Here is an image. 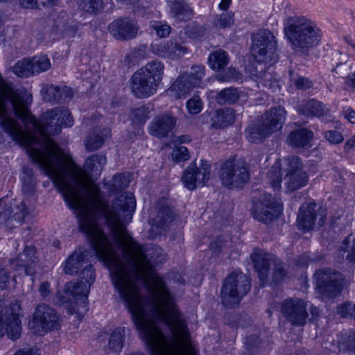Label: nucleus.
Here are the masks:
<instances>
[{
  "instance_id": "nucleus-1",
  "label": "nucleus",
  "mask_w": 355,
  "mask_h": 355,
  "mask_svg": "<svg viewBox=\"0 0 355 355\" xmlns=\"http://www.w3.org/2000/svg\"><path fill=\"white\" fill-rule=\"evenodd\" d=\"M107 159L103 155H93L85 163V170L76 165L85 176V184L78 187L67 177V181L72 189V194L67 195L53 177H49L59 191L68 206L76 211L78 218V227L91 243L96 255L106 266L123 262L114 249L112 243L98 226V215L105 217L110 230V234L115 245L123 250L125 261L146 257L141 247L134 241L126 230V224L131 221L136 208V200L133 194L125 192L115 198L111 205L103 199L100 188L91 179L89 173L100 175ZM75 164H76L75 163Z\"/></svg>"
},
{
  "instance_id": "nucleus-2",
  "label": "nucleus",
  "mask_w": 355,
  "mask_h": 355,
  "mask_svg": "<svg viewBox=\"0 0 355 355\" xmlns=\"http://www.w3.org/2000/svg\"><path fill=\"white\" fill-rule=\"evenodd\" d=\"M288 191L292 192L306 186L309 175L297 156H289L277 161L268 172V178L275 191L281 188L282 175Z\"/></svg>"
},
{
  "instance_id": "nucleus-3",
  "label": "nucleus",
  "mask_w": 355,
  "mask_h": 355,
  "mask_svg": "<svg viewBox=\"0 0 355 355\" xmlns=\"http://www.w3.org/2000/svg\"><path fill=\"white\" fill-rule=\"evenodd\" d=\"M284 33L293 49L304 54L318 46L322 38L321 31L316 24L304 17L288 18Z\"/></svg>"
},
{
  "instance_id": "nucleus-4",
  "label": "nucleus",
  "mask_w": 355,
  "mask_h": 355,
  "mask_svg": "<svg viewBox=\"0 0 355 355\" xmlns=\"http://www.w3.org/2000/svg\"><path fill=\"white\" fill-rule=\"evenodd\" d=\"M164 70V64L154 60L136 71L130 79L131 90L134 95L144 98L155 94L162 82Z\"/></svg>"
},
{
  "instance_id": "nucleus-5",
  "label": "nucleus",
  "mask_w": 355,
  "mask_h": 355,
  "mask_svg": "<svg viewBox=\"0 0 355 355\" xmlns=\"http://www.w3.org/2000/svg\"><path fill=\"white\" fill-rule=\"evenodd\" d=\"M277 40L272 32L260 30L252 35L251 53L258 62L270 65L279 60Z\"/></svg>"
},
{
  "instance_id": "nucleus-6",
  "label": "nucleus",
  "mask_w": 355,
  "mask_h": 355,
  "mask_svg": "<svg viewBox=\"0 0 355 355\" xmlns=\"http://www.w3.org/2000/svg\"><path fill=\"white\" fill-rule=\"evenodd\" d=\"M250 289V279L242 272H234L225 280L221 288L222 304L231 307L239 304Z\"/></svg>"
},
{
  "instance_id": "nucleus-7",
  "label": "nucleus",
  "mask_w": 355,
  "mask_h": 355,
  "mask_svg": "<svg viewBox=\"0 0 355 355\" xmlns=\"http://www.w3.org/2000/svg\"><path fill=\"white\" fill-rule=\"evenodd\" d=\"M251 259L263 286L268 282L269 271L272 267L273 268L272 277L273 282H278L282 280L286 275L282 261L272 254L268 253L263 250H254L251 254Z\"/></svg>"
},
{
  "instance_id": "nucleus-8",
  "label": "nucleus",
  "mask_w": 355,
  "mask_h": 355,
  "mask_svg": "<svg viewBox=\"0 0 355 355\" xmlns=\"http://www.w3.org/2000/svg\"><path fill=\"white\" fill-rule=\"evenodd\" d=\"M219 178L226 188L242 187L249 180L248 166L243 159H230L220 165Z\"/></svg>"
},
{
  "instance_id": "nucleus-9",
  "label": "nucleus",
  "mask_w": 355,
  "mask_h": 355,
  "mask_svg": "<svg viewBox=\"0 0 355 355\" xmlns=\"http://www.w3.org/2000/svg\"><path fill=\"white\" fill-rule=\"evenodd\" d=\"M9 304L8 309L6 301L0 298V337L6 333L8 338L17 340L21 330V306L17 300Z\"/></svg>"
},
{
  "instance_id": "nucleus-10",
  "label": "nucleus",
  "mask_w": 355,
  "mask_h": 355,
  "mask_svg": "<svg viewBox=\"0 0 355 355\" xmlns=\"http://www.w3.org/2000/svg\"><path fill=\"white\" fill-rule=\"evenodd\" d=\"M327 216L325 207L318 206L314 202L303 203L298 211L297 228L304 233L318 230L324 225Z\"/></svg>"
},
{
  "instance_id": "nucleus-11",
  "label": "nucleus",
  "mask_w": 355,
  "mask_h": 355,
  "mask_svg": "<svg viewBox=\"0 0 355 355\" xmlns=\"http://www.w3.org/2000/svg\"><path fill=\"white\" fill-rule=\"evenodd\" d=\"M59 326V318L56 311L45 304H40L37 306L29 322V327L33 333L40 336L57 329Z\"/></svg>"
},
{
  "instance_id": "nucleus-12",
  "label": "nucleus",
  "mask_w": 355,
  "mask_h": 355,
  "mask_svg": "<svg viewBox=\"0 0 355 355\" xmlns=\"http://www.w3.org/2000/svg\"><path fill=\"white\" fill-rule=\"evenodd\" d=\"M316 285L320 293L334 297L340 293L343 287V276L339 272L324 268L315 273Z\"/></svg>"
},
{
  "instance_id": "nucleus-13",
  "label": "nucleus",
  "mask_w": 355,
  "mask_h": 355,
  "mask_svg": "<svg viewBox=\"0 0 355 355\" xmlns=\"http://www.w3.org/2000/svg\"><path fill=\"white\" fill-rule=\"evenodd\" d=\"M95 279L94 269L92 264L85 267L80 273V279L77 282H69L66 285L67 294L76 297L77 303L83 304L86 306L90 286Z\"/></svg>"
},
{
  "instance_id": "nucleus-14",
  "label": "nucleus",
  "mask_w": 355,
  "mask_h": 355,
  "mask_svg": "<svg viewBox=\"0 0 355 355\" xmlns=\"http://www.w3.org/2000/svg\"><path fill=\"white\" fill-rule=\"evenodd\" d=\"M282 203L272 198L270 194H264L260 200L254 203L252 214L256 220L264 223L272 221L282 212Z\"/></svg>"
},
{
  "instance_id": "nucleus-15",
  "label": "nucleus",
  "mask_w": 355,
  "mask_h": 355,
  "mask_svg": "<svg viewBox=\"0 0 355 355\" xmlns=\"http://www.w3.org/2000/svg\"><path fill=\"white\" fill-rule=\"evenodd\" d=\"M282 315L293 325L303 326L306 322V303L302 299L291 297L282 302Z\"/></svg>"
},
{
  "instance_id": "nucleus-16",
  "label": "nucleus",
  "mask_w": 355,
  "mask_h": 355,
  "mask_svg": "<svg viewBox=\"0 0 355 355\" xmlns=\"http://www.w3.org/2000/svg\"><path fill=\"white\" fill-rule=\"evenodd\" d=\"M210 165L208 162L202 160L200 167L191 163L184 171L182 182L189 190H193L198 187H202L209 180Z\"/></svg>"
},
{
  "instance_id": "nucleus-17",
  "label": "nucleus",
  "mask_w": 355,
  "mask_h": 355,
  "mask_svg": "<svg viewBox=\"0 0 355 355\" xmlns=\"http://www.w3.org/2000/svg\"><path fill=\"white\" fill-rule=\"evenodd\" d=\"M36 249L33 246H26L22 252L19 253L16 259L10 261V266L13 270L22 272L26 275L31 276L34 282L33 276L36 274L38 264L35 256Z\"/></svg>"
},
{
  "instance_id": "nucleus-18",
  "label": "nucleus",
  "mask_w": 355,
  "mask_h": 355,
  "mask_svg": "<svg viewBox=\"0 0 355 355\" xmlns=\"http://www.w3.org/2000/svg\"><path fill=\"white\" fill-rule=\"evenodd\" d=\"M108 29L116 40L125 41L135 38L139 27L135 20L128 17H120L111 22Z\"/></svg>"
},
{
  "instance_id": "nucleus-19",
  "label": "nucleus",
  "mask_w": 355,
  "mask_h": 355,
  "mask_svg": "<svg viewBox=\"0 0 355 355\" xmlns=\"http://www.w3.org/2000/svg\"><path fill=\"white\" fill-rule=\"evenodd\" d=\"M152 49L157 55L173 60L183 56L187 52V48L177 40L155 44L152 46Z\"/></svg>"
},
{
  "instance_id": "nucleus-20",
  "label": "nucleus",
  "mask_w": 355,
  "mask_h": 355,
  "mask_svg": "<svg viewBox=\"0 0 355 355\" xmlns=\"http://www.w3.org/2000/svg\"><path fill=\"white\" fill-rule=\"evenodd\" d=\"M176 119L168 114L159 115L150 122L149 133L157 138L166 137L175 126Z\"/></svg>"
},
{
  "instance_id": "nucleus-21",
  "label": "nucleus",
  "mask_w": 355,
  "mask_h": 355,
  "mask_svg": "<svg viewBox=\"0 0 355 355\" xmlns=\"http://www.w3.org/2000/svg\"><path fill=\"white\" fill-rule=\"evenodd\" d=\"M286 116V112L283 107H272L262 116L261 123L271 135L282 129Z\"/></svg>"
},
{
  "instance_id": "nucleus-22",
  "label": "nucleus",
  "mask_w": 355,
  "mask_h": 355,
  "mask_svg": "<svg viewBox=\"0 0 355 355\" xmlns=\"http://www.w3.org/2000/svg\"><path fill=\"white\" fill-rule=\"evenodd\" d=\"M167 5L172 17L176 21H187L193 17V10L184 0H167Z\"/></svg>"
},
{
  "instance_id": "nucleus-23",
  "label": "nucleus",
  "mask_w": 355,
  "mask_h": 355,
  "mask_svg": "<svg viewBox=\"0 0 355 355\" xmlns=\"http://www.w3.org/2000/svg\"><path fill=\"white\" fill-rule=\"evenodd\" d=\"M296 110L300 114L316 117L327 116L329 112V109L325 105L315 99L298 105Z\"/></svg>"
},
{
  "instance_id": "nucleus-24",
  "label": "nucleus",
  "mask_w": 355,
  "mask_h": 355,
  "mask_svg": "<svg viewBox=\"0 0 355 355\" xmlns=\"http://www.w3.org/2000/svg\"><path fill=\"white\" fill-rule=\"evenodd\" d=\"M87 252L80 248L76 250L65 261L64 272L70 275H76L86 263Z\"/></svg>"
},
{
  "instance_id": "nucleus-25",
  "label": "nucleus",
  "mask_w": 355,
  "mask_h": 355,
  "mask_svg": "<svg viewBox=\"0 0 355 355\" xmlns=\"http://www.w3.org/2000/svg\"><path fill=\"white\" fill-rule=\"evenodd\" d=\"M196 87L197 86L193 84L192 80L189 79V76L187 74H182L177 78L168 89V92L171 96L179 98L185 97Z\"/></svg>"
},
{
  "instance_id": "nucleus-26",
  "label": "nucleus",
  "mask_w": 355,
  "mask_h": 355,
  "mask_svg": "<svg viewBox=\"0 0 355 355\" xmlns=\"http://www.w3.org/2000/svg\"><path fill=\"white\" fill-rule=\"evenodd\" d=\"M42 94L45 101H59L62 98H70L71 91L68 87L60 88L55 85H47L42 89Z\"/></svg>"
},
{
  "instance_id": "nucleus-27",
  "label": "nucleus",
  "mask_w": 355,
  "mask_h": 355,
  "mask_svg": "<svg viewBox=\"0 0 355 355\" xmlns=\"http://www.w3.org/2000/svg\"><path fill=\"white\" fill-rule=\"evenodd\" d=\"M235 121L234 111L231 108L216 110L211 118V126L221 128L230 125Z\"/></svg>"
},
{
  "instance_id": "nucleus-28",
  "label": "nucleus",
  "mask_w": 355,
  "mask_h": 355,
  "mask_svg": "<svg viewBox=\"0 0 355 355\" xmlns=\"http://www.w3.org/2000/svg\"><path fill=\"white\" fill-rule=\"evenodd\" d=\"M313 132L306 128H300L292 131L288 138L287 143L293 147H304L310 144Z\"/></svg>"
},
{
  "instance_id": "nucleus-29",
  "label": "nucleus",
  "mask_w": 355,
  "mask_h": 355,
  "mask_svg": "<svg viewBox=\"0 0 355 355\" xmlns=\"http://www.w3.org/2000/svg\"><path fill=\"white\" fill-rule=\"evenodd\" d=\"M54 23L55 26L63 32V34L71 37L75 36L78 25L72 19L68 17L65 12H60L54 19Z\"/></svg>"
},
{
  "instance_id": "nucleus-30",
  "label": "nucleus",
  "mask_w": 355,
  "mask_h": 355,
  "mask_svg": "<svg viewBox=\"0 0 355 355\" xmlns=\"http://www.w3.org/2000/svg\"><path fill=\"white\" fill-rule=\"evenodd\" d=\"M111 130L109 128H103L100 132L89 134L85 140V147L88 151H94L100 148L105 139L110 136Z\"/></svg>"
},
{
  "instance_id": "nucleus-31",
  "label": "nucleus",
  "mask_w": 355,
  "mask_h": 355,
  "mask_svg": "<svg viewBox=\"0 0 355 355\" xmlns=\"http://www.w3.org/2000/svg\"><path fill=\"white\" fill-rule=\"evenodd\" d=\"M173 218V211L172 209L168 206L159 207L157 215L153 219V225L157 227L165 229L166 227L172 221Z\"/></svg>"
},
{
  "instance_id": "nucleus-32",
  "label": "nucleus",
  "mask_w": 355,
  "mask_h": 355,
  "mask_svg": "<svg viewBox=\"0 0 355 355\" xmlns=\"http://www.w3.org/2000/svg\"><path fill=\"white\" fill-rule=\"evenodd\" d=\"M270 135L269 131L262 125L261 123L259 125L249 126L245 130V136L251 143L261 141Z\"/></svg>"
},
{
  "instance_id": "nucleus-33",
  "label": "nucleus",
  "mask_w": 355,
  "mask_h": 355,
  "mask_svg": "<svg viewBox=\"0 0 355 355\" xmlns=\"http://www.w3.org/2000/svg\"><path fill=\"white\" fill-rule=\"evenodd\" d=\"M128 329L125 327L116 328L110 335L108 347L114 352H119L123 346L125 335Z\"/></svg>"
},
{
  "instance_id": "nucleus-34",
  "label": "nucleus",
  "mask_w": 355,
  "mask_h": 355,
  "mask_svg": "<svg viewBox=\"0 0 355 355\" xmlns=\"http://www.w3.org/2000/svg\"><path fill=\"white\" fill-rule=\"evenodd\" d=\"M240 97L239 91L234 87H228L220 90L216 95V100L220 105L233 104Z\"/></svg>"
},
{
  "instance_id": "nucleus-35",
  "label": "nucleus",
  "mask_w": 355,
  "mask_h": 355,
  "mask_svg": "<svg viewBox=\"0 0 355 355\" xmlns=\"http://www.w3.org/2000/svg\"><path fill=\"white\" fill-rule=\"evenodd\" d=\"M229 59L227 53L222 50L211 53L209 57L210 67L214 70H219L227 65Z\"/></svg>"
},
{
  "instance_id": "nucleus-36",
  "label": "nucleus",
  "mask_w": 355,
  "mask_h": 355,
  "mask_svg": "<svg viewBox=\"0 0 355 355\" xmlns=\"http://www.w3.org/2000/svg\"><path fill=\"white\" fill-rule=\"evenodd\" d=\"M21 180L23 191L27 193H33L36 184L33 169L28 166H24Z\"/></svg>"
},
{
  "instance_id": "nucleus-37",
  "label": "nucleus",
  "mask_w": 355,
  "mask_h": 355,
  "mask_svg": "<svg viewBox=\"0 0 355 355\" xmlns=\"http://www.w3.org/2000/svg\"><path fill=\"white\" fill-rule=\"evenodd\" d=\"M12 72L18 77L28 78L33 76L30 59L24 58L17 61L12 67Z\"/></svg>"
},
{
  "instance_id": "nucleus-38",
  "label": "nucleus",
  "mask_w": 355,
  "mask_h": 355,
  "mask_svg": "<svg viewBox=\"0 0 355 355\" xmlns=\"http://www.w3.org/2000/svg\"><path fill=\"white\" fill-rule=\"evenodd\" d=\"M79 9L83 12L96 14L103 8L101 0H77Z\"/></svg>"
},
{
  "instance_id": "nucleus-39",
  "label": "nucleus",
  "mask_w": 355,
  "mask_h": 355,
  "mask_svg": "<svg viewBox=\"0 0 355 355\" xmlns=\"http://www.w3.org/2000/svg\"><path fill=\"white\" fill-rule=\"evenodd\" d=\"M33 76L47 71L51 67L50 60L46 55L30 59Z\"/></svg>"
},
{
  "instance_id": "nucleus-40",
  "label": "nucleus",
  "mask_w": 355,
  "mask_h": 355,
  "mask_svg": "<svg viewBox=\"0 0 355 355\" xmlns=\"http://www.w3.org/2000/svg\"><path fill=\"white\" fill-rule=\"evenodd\" d=\"M290 80L298 89L306 90L313 86V82L308 78L300 76L293 71L289 72Z\"/></svg>"
},
{
  "instance_id": "nucleus-41",
  "label": "nucleus",
  "mask_w": 355,
  "mask_h": 355,
  "mask_svg": "<svg viewBox=\"0 0 355 355\" xmlns=\"http://www.w3.org/2000/svg\"><path fill=\"white\" fill-rule=\"evenodd\" d=\"M130 180L128 175L125 174H117L113 177L112 182L110 189L111 191H118L128 187Z\"/></svg>"
},
{
  "instance_id": "nucleus-42",
  "label": "nucleus",
  "mask_w": 355,
  "mask_h": 355,
  "mask_svg": "<svg viewBox=\"0 0 355 355\" xmlns=\"http://www.w3.org/2000/svg\"><path fill=\"white\" fill-rule=\"evenodd\" d=\"M241 78V74L236 69L230 67L227 70L218 73L216 76L217 80L220 82L236 81Z\"/></svg>"
},
{
  "instance_id": "nucleus-43",
  "label": "nucleus",
  "mask_w": 355,
  "mask_h": 355,
  "mask_svg": "<svg viewBox=\"0 0 355 355\" xmlns=\"http://www.w3.org/2000/svg\"><path fill=\"white\" fill-rule=\"evenodd\" d=\"M341 249L347 252L346 259L355 263V236L351 239L349 236L343 240Z\"/></svg>"
},
{
  "instance_id": "nucleus-44",
  "label": "nucleus",
  "mask_w": 355,
  "mask_h": 355,
  "mask_svg": "<svg viewBox=\"0 0 355 355\" xmlns=\"http://www.w3.org/2000/svg\"><path fill=\"white\" fill-rule=\"evenodd\" d=\"M189 79L192 80L193 84H195L197 87H200L201 80L205 75V68L202 65H196L191 67L189 73H186Z\"/></svg>"
},
{
  "instance_id": "nucleus-45",
  "label": "nucleus",
  "mask_w": 355,
  "mask_h": 355,
  "mask_svg": "<svg viewBox=\"0 0 355 355\" xmlns=\"http://www.w3.org/2000/svg\"><path fill=\"white\" fill-rule=\"evenodd\" d=\"M234 23L233 14L231 12L223 13L216 15L214 19V24L216 27L225 28Z\"/></svg>"
},
{
  "instance_id": "nucleus-46",
  "label": "nucleus",
  "mask_w": 355,
  "mask_h": 355,
  "mask_svg": "<svg viewBox=\"0 0 355 355\" xmlns=\"http://www.w3.org/2000/svg\"><path fill=\"white\" fill-rule=\"evenodd\" d=\"M150 28L154 30L159 37H167L171 33V28L166 22L153 21L151 22Z\"/></svg>"
},
{
  "instance_id": "nucleus-47",
  "label": "nucleus",
  "mask_w": 355,
  "mask_h": 355,
  "mask_svg": "<svg viewBox=\"0 0 355 355\" xmlns=\"http://www.w3.org/2000/svg\"><path fill=\"white\" fill-rule=\"evenodd\" d=\"M202 101L198 96H194L187 102V108L191 114L200 113L202 108Z\"/></svg>"
},
{
  "instance_id": "nucleus-48",
  "label": "nucleus",
  "mask_w": 355,
  "mask_h": 355,
  "mask_svg": "<svg viewBox=\"0 0 355 355\" xmlns=\"http://www.w3.org/2000/svg\"><path fill=\"white\" fill-rule=\"evenodd\" d=\"M172 159L176 162H182L188 160L190 157L187 148L179 146L175 148L171 153Z\"/></svg>"
},
{
  "instance_id": "nucleus-49",
  "label": "nucleus",
  "mask_w": 355,
  "mask_h": 355,
  "mask_svg": "<svg viewBox=\"0 0 355 355\" xmlns=\"http://www.w3.org/2000/svg\"><path fill=\"white\" fill-rule=\"evenodd\" d=\"M337 313L343 318H354L355 319V304L352 303L344 304L337 309Z\"/></svg>"
},
{
  "instance_id": "nucleus-50",
  "label": "nucleus",
  "mask_w": 355,
  "mask_h": 355,
  "mask_svg": "<svg viewBox=\"0 0 355 355\" xmlns=\"http://www.w3.org/2000/svg\"><path fill=\"white\" fill-rule=\"evenodd\" d=\"M331 61L333 67H335L341 64H346L349 61V58L347 53L335 50L331 53Z\"/></svg>"
},
{
  "instance_id": "nucleus-51",
  "label": "nucleus",
  "mask_w": 355,
  "mask_h": 355,
  "mask_svg": "<svg viewBox=\"0 0 355 355\" xmlns=\"http://www.w3.org/2000/svg\"><path fill=\"white\" fill-rule=\"evenodd\" d=\"M132 120L137 121L139 123H144L148 119L147 112L144 107L133 109L130 114Z\"/></svg>"
},
{
  "instance_id": "nucleus-52",
  "label": "nucleus",
  "mask_w": 355,
  "mask_h": 355,
  "mask_svg": "<svg viewBox=\"0 0 355 355\" xmlns=\"http://www.w3.org/2000/svg\"><path fill=\"white\" fill-rule=\"evenodd\" d=\"M18 211L13 216L15 220L22 222L24 218L29 214V210L26 203L23 200L17 207Z\"/></svg>"
},
{
  "instance_id": "nucleus-53",
  "label": "nucleus",
  "mask_w": 355,
  "mask_h": 355,
  "mask_svg": "<svg viewBox=\"0 0 355 355\" xmlns=\"http://www.w3.org/2000/svg\"><path fill=\"white\" fill-rule=\"evenodd\" d=\"M324 135L325 139L333 144H340L343 140V135L336 130H328Z\"/></svg>"
},
{
  "instance_id": "nucleus-54",
  "label": "nucleus",
  "mask_w": 355,
  "mask_h": 355,
  "mask_svg": "<svg viewBox=\"0 0 355 355\" xmlns=\"http://www.w3.org/2000/svg\"><path fill=\"white\" fill-rule=\"evenodd\" d=\"M353 62L350 60L346 64H341L333 68V71L340 77H345L352 69Z\"/></svg>"
},
{
  "instance_id": "nucleus-55",
  "label": "nucleus",
  "mask_w": 355,
  "mask_h": 355,
  "mask_svg": "<svg viewBox=\"0 0 355 355\" xmlns=\"http://www.w3.org/2000/svg\"><path fill=\"white\" fill-rule=\"evenodd\" d=\"M10 273L4 268L0 269V289H5L10 283Z\"/></svg>"
},
{
  "instance_id": "nucleus-56",
  "label": "nucleus",
  "mask_w": 355,
  "mask_h": 355,
  "mask_svg": "<svg viewBox=\"0 0 355 355\" xmlns=\"http://www.w3.org/2000/svg\"><path fill=\"white\" fill-rule=\"evenodd\" d=\"M15 355H41L40 352L37 347L24 348L18 350Z\"/></svg>"
},
{
  "instance_id": "nucleus-57",
  "label": "nucleus",
  "mask_w": 355,
  "mask_h": 355,
  "mask_svg": "<svg viewBox=\"0 0 355 355\" xmlns=\"http://www.w3.org/2000/svg\"><path fill=\"white\" fill-rule=\"evenodd\" d=\"M345 119H347L350 123H355V110L351 107H345L343 111Z\"/></svg>"
},
{
  "instance_id": "nucleus-58",
  "label": "nucleus",
  "mask_w": 355,
  "mask_h": 355,
  "mask_svg": "<svg viewBox=\"0 0 355 355\" xmlns=\"http://www.w3.org/2000/svg\"><path fill=\"white\" fill-rule=\"evenodd\" d=\"M39 291L43 297H47L50 294V284L47 282H42L39 288Z\"/></svg>"
},
{
  "instance_id": "nucleus-59",
  "label": "nucleus",
  "mask_w": 355,
  "mask_h": 355,
  "mask_svg": "<svg viewBox=\"0 0 355 355\" xmlns=\"http://www.w3.org/2000/svg\"><path fill=\"white\" fill-rule=\"evenodd\" d=\"M38 2V0H19L20 5L24 8H35Z\"/></svg>"
},
{
  "instance_id": "nucleus-60",
  "label": "nucleus",
  "mask_w": 355,
  "mask_h": 355,
  "mask_svg": "<svg viewBox=\"0 0 355 355\" xmlns=\"http://www.w3.org/2000/svg\"><path fill=\"white\" fill-rule=\"evenodd\" d=\"M62 0H38V1L43 6L51 7L58 5Z\"/></svg>"
},
{
  "instance_id": "nucleus-61",
  "label": "nucleus",
  "mask_w": 355,
  "mask_h": 355,
  "mask_svg": "<svg viewBox=\"0 0 355 355\" xmlns=\"http://www.w3.org/2000/svg\"><path fill=\"white\" fill-rule=\"evenodd\" d=\"M345 147L346 150L355 149V135L347 141Z\"/></svg>"
},
{
  "instance_id": "nucleus-62",
  "label": "nucleus",
  "mask_w": 355,
  "mask_h": 355,
  "mask_svg": "<svg viewBox=\"0 0 355 355\" xmlns=\"http://www.w3.org/2000/svg\"><path fill=\"white\" fill-rule=\"evenodd\" d=\"M346 83L347 85L355 89V72L348 76Z\"/></svg>"
},
{
  "instance_id": "nucleus-63",
  "label": "nucleus",
  "mask_w": 355,
  "mask_h": 355,
  "mask_svg": "<svg viewBox=\"0 0 355 355\" xmlns=\"http://www.w3.org/2000/svg\"><path fill=\"white\" fill-rule=\"evenodd\" d=\"M231 0H221L218 6L219 8L223 10H227L231 3Z\"/></svg>"
},
{
  "instance_id": "nucleus-64",
  "label": "nucleus",
  "mask_w": 355,
  "mask_h": 355,
  "mask_svg": "<svg viewBox=\"0 0 355 355\" xmlns=\"http://www.w3.org/2000/svg\"><path fill=\"white\" fill-rule=\"evenodd\" d=\"M218 242H219V241H214L211 243L210 246H211V248L212 249V250H214L215 252H220V250L218 249L217 250V248H220L221 247V245H218Z\"/></svg>"
}]
</instances>
